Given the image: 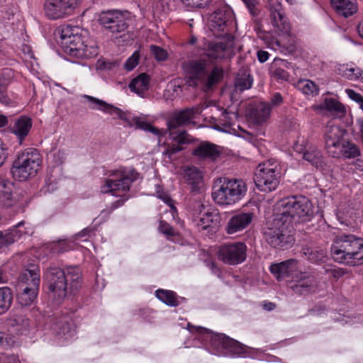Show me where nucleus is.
<instances>
[{
  "mask_svg": "<svg viewBox=\"0 0 363 363\" xmlns=\"http://www.w3.org/2000/svg\"><path fill=\"white\" fill-rule=\"evenodd\" d=\"M48 289L59 298L76 294L82 286V273L79 267L69 266L65 269L48 268L45 273Z\"/></svg>",
  "mask_w": 363,
  "mask_h": 363,
  "instance_id": "obj_1",
  "label": "nucleus"
},
{
  "mask_svg": "<svg viewBox=\"0 0 363 363\" xmlns=\"http://www.w3.org/2000/svg\"><path fill=\"white\" fill-rule=\"evenodd\" d=\"M64 52L76 60L89 59L98 54L97 47L87 43L78 26L62 25L57 29Z\"/></svg>",
  "mask_w": 363,
  "mask_h": 363,
  "instance_id": "obj_2",
  "label": "nucleus"
},
{
  "mask_svg": "<svg viewBox=\"0 0 363 363\" xmlns=\"http://www.w3.org/2000/svg\"><path fill=\"white\" fill-rule=\"evenodd\" d=\"M265 241L273 248L287 250L295 243L294 228L290 218L277 213L262 228Z\"/></svg>",
  "mask_w": 363,
  "mask_h": 363,
  "instance_id": "obj_3",
  "label": "nucleus"
},
{
  "mask_svg": "<svg viewBox=\"0 0 363 363\" xmlns=\"http://www.w3.org/2000/svg\"><path fill=\"white\" fill-rule=\"evenodd\" d=\"M335 261L351 266L363 264V239L352 234L337 236L331 246Z\"/></svg>",
  "mask_w": 363,
  "mask_h": 363,
  "instance_id": "obj_4",
  "label": "nucleus"
},
{
  "mask_svg": "<svg viewBox=\"0 0 363 363\" xmlns=\"http://www.w3.org/2000/svg\"><path fill=\"white\" fill-rule=\"evenodd\" d=\"M188 75L187 82L190 86L201 85L205 91L212 90L223 78L224 71L221 67L215 65L208 68L206 60H193L186 65Z\"/></svg>",
  "mask_w": 363,
  "mask_h": 363,
  "instance_id": "obj_5",
  "label": "nucleus"
},
{
  "mask_svg": "<svg viewBox=\"0 0 363 363\" xmlns=\"http://www.w3.org/2000/svg\"><path fill=\"white\" fill-rule=\"evenodd\" d=\"M247 191V185L242 179L220 177L214 183L212 198L220 206H230L242 200Z\"/></svg>",
  "mask_w": 363,
  "mask_h": 363,
  "instance_id": "obj_6",
  "label": "nucleus"
},
{
  "mask_svg": "<svg viewBox=\"0 0 363 363\" xmlns=\"http://www.w3.org/2000/svg\"><path fill=\"white\" fill-rule=\"evenodd\" d=\"M42 157L39 151L33 147L18 152L11 167L13 177L18 181H26L36 175L40 168Z\"/></svg>",
  "mask_w": 363,
  "mask_h": 363,
  "instance_id": "obj_7",
  "label": "nucleus"
},
{
  "mask_svg": "<svg viewBox=\"0 0 363 363\" xmlns=\"http://www.w3.org/2000/svg\"><path fill=\"white\" fill-rule=\"evenodd\" d=\"M84 98L94 104V106H91L93 109H98L111 115H116L118 118L128 122L130 126L135 125L136 128L150 132L155 135L160 134V130L149 123L144 118L135 116L130 118V116L128 113L124 112L119 108L113 106L103 100L89 95H85Z\"/></svg>",
  "mask_w": 363,
  "mask_h": 363,
  "instance_id": "obj_8",
  "label": "nucleus"
},
{
  "mask_svg": "<svg viewBox=\"0 0 363 363\" xmlns=\"http://www.w3.org/2000/svg\"><path fill=\"white\" fill-rule=\"evenodd\" d=\"M198 111V108L192 107L174 112L167 121L169 135L181 143H191V136L186 130H179L178 128L190 123Z\"/></svg>",
  "mask_w": 363,
  "mask_h": 363,
  "instance_id": "obj_9",
  "label": "nucleus"
},
{
  "mask_svg": "<svg viewBox=\"0 0 363 363\" xmlns=\"http://www.w3.org/2000/svg\"><path fill=\"white\" fill-rule=\"evenodd\" d=\"M109 176L114 179H105L104 184L101 187V191L103 193L113 194L117 191L128 192L131 184L138 179V173L134 169L114 170L110 172Z\"/></svg>",
  "mask_w": 363,
  "mask_h": 363,
  "instance_id": "obj_10",
  "label": "nucleus"
},
{
  "mask_svg": "<svg viewBox=\"0 0 363 363\" xmlns=\"http://www.w3.org/2000/svg\"><path fill=\"white\" fill-rule=\"evenodd\" d=\"M281 206L283 211L279 214L289 217L292 225L296 217L307 218L313 213L312 204L305 196L284 199L281 201Z\"/></svg>",
  "mask_w": 363,
  "mask_h": 363,
  "instance_id": "obj_11",
  "label": "nucleus"
},
{
  "mask_svg": "<svg viewBox=\"0 0 363 363\" xmlns=\"http://www.w3.org/2000/svg\"><path fill=\"white\" fill-rule=\"evenodd\" d=\"M279 179L280 172L277 166L273 164L264 163L259 165V169L255 176V183L259 191L272 192L277 188Z\"/></svg>",
  "mask_w": 363,
  "mask_h": 363,
  "instance_id": "obj_12",
  "label": "nucleus"
},
{
  "mask_svg": "<svg viewBox=\"0 0 363 363\" xmlns=\"http://www.w3.org/2000/svg\"><path fill=\"white\" fill-rule=\"evenodd\" d=\"M82 0H45L43 10L50 20L67 18L74 13Z\"/></svg>",
  "mask_w": 363,
  "mask_h": 363,
  "instance_id": "obj_13",
  "label": "nucleus"
},
{
  "mask_svg": "<svg viewBox=\"0 0 363 363\" xmlns=\"http://www.w3.org/2000/svg\"><path fill=\"white\" fill-rule=\"evenodd\" d=\"M99 24L108 32L118 34L128 28L126 13L119 10L103 11L99 16Z\"/></svg>",
  "mask_w": 363,
  "mask_h": 363,
  "instance_id": "obj_14",
  "label": "nucleus"
},
{
  "mask_svg": "<svg viewBox=\"0 0 363 363\" xmlns=\"http://www.w3.org/2000/svg\"><path fill=\"white\" fill-rule=\"evenodd\" d=\"M188 329L191 333H196L199 335L208 339V349L212 354L223 357L226 354L225 351L228 347L227 345H228L231 337L222 333H213L212 331L206 328L195 327L194 325H191L189 323L188 324Z\"/></svg>",
  "mask_w": 363,
  "mask_h": 363,
  "instance_id": "obj_15",
  "label": "nucleus"
},
{
  "mask_svg": "<svg viewBox=\"0 0 363 363\" xmlns=\"http://www.w3.org/2000/svg\"><path fill=\"white\" fill-rule=\"evenodd\" d=\"M246 257L247 246L240 242L224 244L218 250V259L228 265L239 264L246 259Z\"/></svg>",
  "mask_w": 363,
  "mask_h": 363,
  "instance_id": "obj_16",
  "label": "nucleus"
},
{
  "mask_svg": "<svg viewBox=\"0 0 363 363\" xmlns=\"http://www.w3.org/2000/svg\"><path fill=\"white\" fill-rule=\"evenodd\" d=\"M289 287L294 294L306 296L316 292L318 284L313 272L298 270L293 279L289 281Z\"/></svg>",
  "mask_w": 363,
  "mask_h": 363,
  "instance_id": "obj_17",
  "label": "nucleus"
},
{
  "mask_svg": "<svg viewBox=\"0 0 363 363\" xmlns=\"http://www.w3.org/2000/svg\"><path fill=\"white\" fill-rule=\"evenodd\" d=\"M281 0H269L267 8L271 24L276 32L288 33L291 25L281 3Z\"/></svg>",
  "mask_w": 363,
  "mask_h": 363,
  "instance_id": "obj_18",
  "label": "nucleus"
},
{
  "mask_svg": "<svg viewBox=\"0 0 363 363\" xmlns=\"http://www.w3.org/2000/svg\"><path fill=\"white\" fill-rule=\"evenodd\" d=\"M343 135L344 132L340 127L327 126L325 133V148L328 154L333 157H341V150H343Z\"/></svg>",
  "mask_w": 363,
  "mask_h": 363,
  "instance_id": "obj_19",
  "label": "nucleus"
},
{
  "mask_svg": "<svg viewBox=\"0 0 363 363\" xmlns=\"http://www.w3.org/2000/svg\"><path fill=\"white\" fill-rule=\"evenodd\" d=\"M233 18V12L230 9L223 7L218 9L211 16V28L216 36H221L227 33L226 28Z\"/></svg>",
  "mask_w": 363,
  "mask_h": 363,
  "instance_id": "obj_20",
  "label": "nucleus"
},
{
  "mask_svg": "<svg viewBox=\"0 0 363 363\" xmlns=\"http://www.w3.org/2000/svg\"><path fill=\"white\" fill-rule=\"evenodd\" d=\"M298 263L297 259H289L279 263L272 264L269 271L278 281L287 278L291 280L298 272Z\"/></svg>",
  "mask_w": 363,
  "mask_h": 363,
  "instance_id": "obj_21",
  "label": "nucleus"
},
{
  "mask_svg": "<svg viewBox=\"0 0 363 363\" xmlns=\"http://www.w3.org/2000/svg\"><path fill=\"white\" fill-rule=\"evenodd\" d=\"M39 288H37V282L28 284L17 283L16 286V298L21 306H30L37 298Z\"/></svg>",
  "mask_w": 363,
  "mask_h": 363,
  "instance_id": "obj_22",
  "label": "nucleus"
},
{
  "mask_svg": "<svg viewBox=\"0 0 363 363\" xmlns=\"http://www.w3.org/2000/svg\"><path fill=\"white\" fill-rule=\"evenodd\" d=\"M219 147L209 142H202L192 152V155L200 160H216L220 155Z\"/></svg>",
  "mask_w": 363,
  "mask_h": 363,
  "instance_id": "obj_23",
  "label": "nucleus"
},
{
  "mask_svg": "<svg viewBox=\"0 0 363 363\" xmlns=\"http://www.w3.org/2000/svg\"><path fill=\"white\" fill-rule=\"evenodd\" d=\"M252 213H240L234 215L228 223L227 233L234 234L245 229L252 222Z\"/></svg>",
  "mask_w": 363,
  "mask_h": 363,
  "instance_id": "obj_24",
  "label": "nucleus"
},
{
  "mask_svg": "<svg viewBox=\"0 0 363 363\" xmlns=\"http://www.w3.org/2000/svg\"><path fill=\"white\" fill-rule=\"evenodd\" d=\"M296 150L303 153V158L308 162L311 165L315 168H323L325 165L324 157L322 152L315 145H309L303 148L298 149V147H295Z\"/></svg>",
  "mask_w": 363,
  "mask_h": 363,
  "instance_id": "obj_25",
  "label": "nucleus"
},
{
  "mask_svg": "<svg viewBox=\"0 0 363 363\" xmlns=\"http://www.w3.org/2000/svg\"><path fill=\"white\" fill-rule=\"evenodd\" d=\"M231 47L230 41L211 42L206 49V55L213 60L224 59Z\"/></svg>",
  "mask_w": 363,
  "mask_h": 363,
  "instance_id": "obj_26",
  "label": "nucleus"
},
{
  "mask_svg": "<svg viewBox=\"0 0 363 363\" xmlns=\"http://www.w3.org/2000/svg\"><path fill=\"white\" fill-rule=\"evenodd\" d=\"M291 63L286 60L276 57L271 65L269 73L277 79L288 81L290 77L286 69H289Z\"/></svg>",
  "mask_w": 363,
  "mask_h": 363,
  "instance_id": "obj_27",
  "label": "nucleus"
},
{
  "mask_svg": "<svg viewBox=\"0 0 363 363\" xmlns=\"http://www.w3.org/2000/svg\"><path fill=\"white\" fill-rule=\"evenodd\" d=\"M32 125L31 118L25 116H21L15 121L12 133L17 137L20 144H22L23 140L28 135Z\"/></svg>",
  "mask_w": 363,
  "mask_h": 363,
  "instance_id": "obj_28",
  "label": "nucleus"
},
{
  "mask_svg": "<svg viewBox=\"0 0 363 363\" xmlns=\"http://www.w3.org/2000/svg\"><path fill=\"white\" fill-rule=\"evenodd\" d=\"M336 13L345 18H348L358 11L357 0H337L333 6Z\"/></svg>",
  "mask_w": 363,
  "mask_h": 363,
  "instance_id": "obj_29",
  "label": "nucleus"
},
{
  "mask_svg": "<svg viewBox=\"0 0 363 363\" xmlns=\"http://www.w3.org/2000/svg\"><path fill=\"white\" fill-rule=\"evenodd\" d=\"M37 282V288L40 286V268L35 264H30L25 269L20 275L17 283H23L28 286V284Z\"/></svg>",
  "mask_w": 363,
  "mask_h": 363,
  "instance_id": "obj_30",
  "label": "nucleus"
},
{
  "mask_svg": "<svg viewBox=\"0 0 363 363\" xmlns=\"http://www.w3.org/2000/svg\"><path fill=\"white\" fill-rule=\"evenodd\" d=\"M220 215L218 211L213 210L205 213L200 218L198 226L202 230L216 229L220 223Z\"/></svg>",
  "mask_w": 363,
  "mask_h": 363,
  "instance_id": "obj_31",
  "label": "nucleus"
},
{
  "mask_svg": "<svg viewBox=\"0 0 363 363\" xmlns=\"http://www.w3.org/2000/svg\"><path fill=\"white\" fill-rule=\"evenodd\" d=\"M184 177L188 184L191 185L192 191H197L200 189L203 181L201 172L195 167L187 168L184 171Z\"/></svg>",
  "mask_w": 363,
  "mask_h": 363,
  "instance_id": "obj_32",
  "label": "nucleus"
},
{
  "mask_svg": "<svg viewBox=\"0 0 363 363\" xmlns=\"http://www.w3.org/2000/svg\"><path fill=\"white\" fill-rule=\"evenodd\" d=\"M23 224L24 221H21L13 226V228L9 229L6 233L0 232V249L12 245L21 236L22 233L20 230H18L17 228L23 225Z\"/></svg>",
  "mask_w": 363,
  "mask_h": 363,
  "instance_id": "obj_33",
  "label": "nucleus"
},
{
  "mask_svg": "<svg viewBox=\"0 0 363 363\" xmlns=\"http://www.w3.org/2000/svg\"><path fill=\"white\" fill-rule=\"evenodd\" d=\"M150 77L146 73H142L134 78L129 84V88L139 96H143L148 90Z\"/></svg>",
  "mask_w": 363,
  "mask_h": 363,
  "instance_id": "obj_34",
  "label": "nucleus"
},
{
  "mask_svg": "<svg viewBox=\"0 0 363 363\" xmlns=\"http://www.w3.org/2000/svg\"><path fill=\"white\" fill-rule=\"evenodd\" d=\"M227 350L225 351L226 354L224 357H231L233 358L246 357L248 356L247 348L245 345L240 343V342L230 338V341L228 342Z\"/></svg>",
  "mask_w": 363,
  "mask_h": 363,
  "instance_id": "obj_35",
  "label": "nucleus"
},
{
  "mask_svg": "<svg viewBox=\"0 0 363 363\" xmlns=\"http://www.w3.org/2000/svg\"><path fill=\"white\" fill-rule=\"evenodd\" d=\"M284 34V38L281 41V45L279 47V50L283 54H294L297 51V39L296 35L290 33H283Z\"/></svg>",
  "mask_w": 363,
  "mask_h": 363,
  "instance_id": "obj_36",
  "label": "nucleus"
},
{
  "mask_svg": "<svg viewBox=\"0 0 363 363\" xmlns=\"http://www.w3.org/2000/svg\"><path fill=\"white\" fill-rule=\"evenodd\" d=\"M13 190V182L9 180H0V201L4 203V205L7 206H11Z\"/></svg>",
  "mask_w": 363,
  "mask_h": 363,
  "instance_id": "obj_37",
  "label": "nucleus"
},
{
  "mask_svg": "<svg viewBox=\"0 0 363 363\" xmlns=\"http://www.w3.org/2000/svg\"><path fill=\"white\" fill-rule=\"evenodd\" d=\"M270 108L266 104H260L250 112V117L257 124H262L269 117Z\"/></svg>",
  "mask_w": 363,
  "mask_h": 363,
  "instance_id": "obj_38",
  "label": "nucleus"
},
{
  "mask_svg": "<svg viewBox=\"0 0 363 363\" xmlns=\"http://www.w3.org/2000/svg\"><path fill=\"white\" fill-rule=\"evenodd\" d=\"M13 302V292L9 287H0V314L6 312Z\"/></svg>",
  "mask_w": 363,
  "mask_h": 363,
  "instance_id": "obj_39",
  "label": "nucleus"
},
{
  "mask_svg": "<svg viewBox=\"0 0 363 363\" xmlns=\"http://www.w3.org/2000/svg\"><path fill=\"white\" fill-rule=\"evenodd\" d=\"M155 296L159 300L169 306H177L179 303L177 296L173 291L157 289L155 291Z\"/></svg>",
  "mask_w": 363,
  "mask_h": 363,
  "instance_id": "obj_40",
  "label": "nucleus"
},
{
  "mask_svg": "<svg viewBox=\"0 0 363 363\" xmlns=\"http://www.w3.org/2000/svg\"><path fill=\"white\" fill-rule=\"evenodd\" d=\"M303 250L305 256L313 263L324 262L326 257L325 251L322 249L304 247Z\"/></svg>",
  "mask_w": 363,
  "mask_h": 363,
  "instance_id": "obj_41",
  "label": "nucleus"
},
{
  "mask_svg": "<svg viewBox=\"0 0 363 363\" xmlns=\"http://www.w3.org/2000/svg\"><path fill=\"white\" fill-rule=\"evenodd\" d=\"M323 107L327 111L336 115H344L345 113L344 106L340 101L333 98H325L323 102Z\"/></svg>",
  "mask_w": 363,
  "mask_h": 363,
  "instance_id": "obj_42",
  "label": "nucleus"
},
{
  "mask_svg": "<svg viewBox=\"0 0 363 363\" xmlns=\"http://www.w3.org/2000/svg\"><path fill=\"white\" fill-rule=\"evenodd\" d=\"M298 89L306 95L316 96L318 94V86L311 80H300L298 83Z\"/></svg>",
  "mask_w": 363,
  "mask_h": 363,
  "instance_id": "obj_43",
  "label": "nucleus"
},
{
  "mask_svg": "<svg viewBox=\"0 0 363 363\" xmlns=\"http://www.w3.org/2000/svg\"><path fill=\"white\" fill-rule=\"evenodd\" d=\"M169 137L172 142L165 145L166 148L163 154L170 159L174 155L182 151L184 149L182 145H185L186 143H179L177 140H174V137L172 135H169Z\"/></svg>",
  "mask_w": 363,
  "mask_h": 363,
  "instance_id": "obj_44",
  "label": "nucleus"
},
{
  "mask_svg": "<svg viewBox=\"0 0 363 363\" xmlns=\"http://www.w3.org/2000/svg\"><path fill=\"white\" fill-rule=\"evenodd\" d=\"M342 149L341 150V156L347 158H354L360 155V150L357 145L350 142H343Z\"/></svg>",
  "mask_w": 363,
  "mask_h": 363,
  "instance_id": "obj_45",
  "label": "nucleus"
},
{
  "mask_svg": "<svg viewBox=\"0 0 363 363\" xmlns=\"http://www.w3.org/2000/svg\"><path fill=\"white\" fill-rule=\"evenodd\" d=\"M259 38L267 45V48L272 50H279V47L281 45V41L274 37L270 32L266 31L264 33H262Z\"/></svg>",
  "mask_w": 363,
  "mask_h": 363,
  "instance_id": "obj_46",
  "label": "nucleus"
},
{
  "mask_svg": "<svg viewBox=\"0 0 363 363\" xmlns=\"http://www.w3.org/2000/svg\"><path fill=\"white\" fill-rule=\"evenodd\" d=\"M343 76L349 80H359L363 82V71L359 67L346 69L344 71Z\"/></svg>",
  "mask_w": 363,
  "mask_h": 363,
  "instance_id": "obj_47",
  "label": "nucleus"
},
{
  "mask_svg": "<svg viewBox=\"0 0 363 363\" xmlns=\"http://www.w3.org/2000/svg\"><path fill=\"white\" fill-rule=\"evenodd\" d=\"M252 84V78L250 75L238 77L236 79L235 86L238 90L243 91L244 90L249 89Z\"/></svg>",
  "mask_w": 363,
  "mask_h": 363,
  "instance_id": "obj_48",
  "label": "nucleus"
},
{
  "mask_svg": "<svg viewBox=\"0 0 363 363\" xmlns=\"http://www.w3.org/2000/svg\"><path fill=\"white\" fill-rule=\"evenodd\" d=\"M69 250V242L65 240H59L50 244V251L54 254H61Z\"/></svg>",
  "mask_w": 363,
  "mask_h": 363,
  "instance_id": "obj_49",
  "label": "nucleus"
},
{
  "mask_svg": "<svg viewBox=\"0 0 363 363\" xmlns=\"http://www.w3.org/2000/svg\"><path fill=\"white\" fill-rule=\"evenodd\" d=\"M10 83L9 79L1 81L0 79V103L3 104H9L11 99L7 93V86Z\"/></svg>",
  "mask_w": 363,
  "mask_h": 363,
  "instance_id": "obj_50",
  "label": "nucleus"
},
{
  "mask_svg": "<svg viewBox=\"0 0 363 363\" xmlns=\"http://www.w3.org/2000/svg\"><path fill=\"white\" fill-rule=\"evenodd\" d=\"M150 51L154 57L158 61H164L167 58L166 50L157 45H151Z\"/></svg>",
  "mask_w": 363,
  "mask_h": 363,
  "instance_id": "obj_51",
  "label": "nucleus"
},
{
  "mask_svg": "<svg viewBox=\"0 0 363 363\" xmlns=\"http://www.w3.org/2000/svg\"><path fill=\"white\" fill-rule=\"evenodd\" d=\"M140 58V55L138 51H135L133 52L131 57H130L125 64V68L128 71H131L138 64Z\"/></svg>",
  "mask_w": 363,
  "mask_h": 363,
  "instance_id": "obj_52",
  "label": "nucleus"
},
{
  "mask_svg": "<svg viewBox=\"0 0 363 363\" xmlns=\"http://www.w3.org/2000/svg\"><path fill=\"white\" fill-rule=\"evenodd\" d=\"M9 156L7 145L0 138V168L5 164Z\"/></svg>",
  "mask_w": 363,
  "mask_h": 363,
  "instance_id": "obj_53",
  "label": "nucleus"
},
{
  "mask_svg": "<svg viewBox=\"0 0 363 363\" xmlns=\"http://www.w3.org/2000/svg\"><path fill=\"white\" fill-rule=\"evenodd\" d=\"M70 322L71 318L68 315H66L57 323V325L63 333H65L69 332L71 329Z\"/></svg>",
  "mask_w": 363,
  "mask_h": 363,
  "instance_id": "obj_54",
  "label": "nucleus"
},
{
  "mask_svg": "<svg viewBox=\"0 0 363 363\" xmlns=\"http://www.w3.org/2000/svg\"><path fill=\"white\" fill-rule=\"evenodd\" d=\"M211 0H182V1L191 8H204Z\"/></svg>",
  "mask_w": 363,
  "mask_h": 363,
  "instance_id": "obj_55",
  "label": "nucleus"
},
{
  "mask_svg": "<svg viewBox=\"0 0 363 363\" xmlns=\"http://www.w3.org/2000/svg\"><path fill=\"white\" fill-rule=\"evenodd\" d=\"M158 228L160 232L168 236H174L176 234L174 228L164 220L160 221Z\"/></svg>",
  "mask_w": 363,
  "mask_h": 363,
  "instance_id": "obj_56",
  "label": "nucleus"
},
{
  "mask_svg": "<svg viewBox=\"0 0 363 363\" xmlns=\"http://www.w3.org/2000/svg\"><path fill=\"white\" fill-rule=\"evenodd\" d=\"M0 363H19L17 356L6 353L0 354Z\"/></svg>",
  "mask_w": 363,
  "mask_h": 363,
  "instance_id": "obj_57",
  "label": "nucleus"
},
{
  "mask_svg": "<svg viewBox=\"0 0 363 363\" xmlns=\"http://www.w3.org/2000/svg\"><path fill=\"white\" fill-rule=\"evenodd\" d=\"M128 199V196H123L120 199L113 202L110 206V208L108 210V212L111 213L115 209L122 206Z\"/></svg>",
  "mask_w": 363,
  "mask_h": 363,
  "instance_id": "obj_58",
  "label": "nucleus"
},
{
  "mask_svg": "<svg viewBox=\"0 0 363 363\" xmlns=\"http://www.w3.org/2000/svg\"><path fill=\"white\" fill-rule=\"evenodd\" d=\"M346 92L351 99L354 100V101L357 102L359 104L362 102L363 96L360 94L356 92L352 89H347Z\"/></svg>",
  "mask_w": 363,
  "mask_h": 363,
  "instance_id": "obj_59",
  "label": "nucleus"
},
{
  "mask_svg": "<svg viewBox=\"0 0 363 363\" xmlns=\"http://www.w3.org/2000/svg\"><path fill=\"white\" fill-rule=\"evenodd\" d=\"M158 197L160 199H162L165 203H167L173 211H176V207L174 206V201L172 199V198L169 195L163 193V194H160L158 195Z\"/></svg>",
  "mask_w": 363,
  "mask_h": 363,
  "instance_id": "obj_60",
  "label": "nucleus"
},
{
  "mask_svg": "<svg viewBox=\"0 0 363 363\" xmlns=\"http://www.w3.org/2000/svg\"><path fill=\"white\" fill-rule=\"evenodd\" d=\"M252 15H256L257 0H242Z\"/></svg>",
  "mask_w": 363,
  "mask_h": 363,
  "instance_id": "obj_61",
  "label": "nucleus"
},
{
  "mask_svg": "<svg viewBox=\"0 0 363 363\" xmlns=\"http://www.w3.org/2000/svg\"><path fill=\"white\" fill-rule=\"evenodd\" d=\"M257 57L259 62L264 63L268 60L269 54L265 50H259L257 52Z\"/></svg>",
  "mask_w": 363,
  "mask_h": 363,
  "instance_id": "obj_62",
  "label": "nucleus"
},
{
  "mask_svg": "<svg viewBox=\"0 0 363 363\" xmlns=\"http://www.w3.org/2000/svg\"><path fill=\"white\" fill-rule=\"evenodd\" d=\"M96 229L94 227H87L80 231L78 234L79 237L91 236L94 234Z\"/></svg>",
  "mask_w": 363,
  "mask_h": 363,
  "instance_id": "obj_63",
  "label": "nucleus"
},
{
  "mask_svg": "<svg viewBox=\"0 0 363 363\" xmlns=\"http://www.w3.org/2000/svg\"><path fill=\"white\" fill-rule=\"evenodd\" d=\"M11 345L9 340L8 335L0 330V346L9 347Z\"/></svg>",
  "mask_w": 363,
  "mask_h": 363,
  "instance_id": "obj_64",
  "label": "nucleus"
}]
</instances>
